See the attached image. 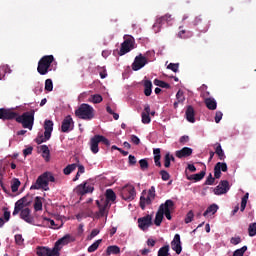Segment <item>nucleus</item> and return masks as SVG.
<instances>
[{
	"label": "nucleus",
	"mask_w": 256,
	"mask_h": 256,
	"mask_svg": "<svg viewBox=\"0 0 256 256\" xmlns=\"http://www.w3.org/2000/svg\"><path fill=\"white\" fill-rule=\"evenodd\" d=\"M49 183H55V176L51 172H44L36 179L35 183L31 185V190L42 189L43 191H49Z\"/></svg>",
	"instance_id": "f257e3e1"
},
{
	"label": "nucleus",
	"mask_w": 256,
	"mask_h": 256,
	"mask_svg": "<svg viewBox=\"0 0 256 256\" xmlns=\"http://www.w3.org/2000/svg\"><path fill=\"white\" fill-rule=\"evenodd\" d=\"M75 116L84 121H91L95 117V109L93 106L83 103L75 110Z\"/></svg>",
	"instance_id": "f03ea898"
},
{
	"label": "nucleus",
	"mask_w": 256,
	"mask_h": 256,
	"mask_svg": "<svg viewBox=\"0 0 256 256\" xmlns=\"http://www.w3.org/2000/svg\"><path fill=\"white\" fill-rule=\"evenodd\" d=\"M17 123H21L24 129H33V123H35V111L24 112L22 115L19 114L16 116Z\"/></svg>",
	"instance_id": "7ed1b4c3"
},
{
	"label": "nucleus",
	"mask_w": 256,
	"mask_h": 256,
	"mask_svg": "<svg viewBox=\"0 0 256 256\" xmlns=\"http://www.w3.org/2000/svg\"><path fill=\"white\" fill-rule=\"evenodd\" d=\"M55 61L53 55H45L38 61L37 72L39 75H47L51 71V65Z\"/></svg>",
	"instance_id": "20e7f679"
},
{
	"label": "nucleus",
	"mask_w": 256,
	"mask_h": 256,
	"mask_svg": "<svg viewBox=\"0 0 256 256\" xmlns=\"http://www.w3.org/2000/svg\"><path fill=\"white\" fill-rule=\"evenodd\" d=\"M155 187L152 186L147 193V190H143L142 194L140 196V208L142 209V211H145V207H147V205H151V203H153V201H155Z\"/></svg>",
	"instance_id": "39448f33"
},
{
	"label": "nucleus",
	"mask_w": 256,
	"mask_h": 256,
	"mask_svg": "<svg viewBox=\"0 0 256 256\" xmlns=\"http://www.w3.org/2000/svg\"><path fill=\"white\" fill-rule=\"evenodd\" d=\"M135 49V38L130 35L124 36V41L121 44L120 51L118 52L120 57H123V55H127L130 51H133Z\"/></svg>",
	"instance_id": "423d86ee"
},
{
	"label": "nucleus",
	"mask_w": 256,
	"mask_h": 256,
	"mask_svg": "<svg viewBox=\"0 0 256 256\" xmlns=\"http://www.w3.org/2000/svg\"><path fill=\"white\" fill-rule=\"evenodd\" d=\"M137 195L135 186L131 184L125 185L121 190V197L124 201H133Z\"/></svg>",
	"instance_id": "0eeeda50"
},
{
	"label": "nucleus",
	"mask_w": 256,
	"mask_h": 256,
	"mask_svg": "<svg viewBox=\"0 0 256 256\" xmlns=\"http://www.w3.org/2000/svg\"><path fill=\"white\" fill-rule=\"evenodd\" d=\"M192 23L194 27H197L200 33H207V31H209V20L203 18V16H197Z\"/></svg>",
	"instance_id": "6e6552de"
},
{
	"label": "nucleus",
	"mask_w": 256,
	"mask_h": 256,
	"mask_svg": "<svg viewBox=\"0 0 256 256\" xmlns=\"http://www.w3.org/2000/svg\"><path fill=\"white\" fill-rule=\"evenodd\" d=\"M160 207H163V217H166L168 221H171V213L175 211V202H173L171 199H168L164 203L160 204Z\"/></svg>",
	"instance_id": "1a4fd4ad"
},
{
	"label": "nucleus",
	"mask_w": 256,
	"mask_h": 256,
	"mask_svg": "<svg viewBox=\"0 0 256 256\" xmlns=\"http://www.w3.org/2000/svg\"><path fill=\"white\" fill-rule=\"evenodd\" d=\"M36 255H38V256H59V255H61V253H59V249L55 248V246L53 247V249L47 248V247H38L36 250Z\"/></svg>",
	"instance_id": "9d476101"
},
{
	"label": "nucleus",
	"mask_w": 256,
	"mask_h": 256,
	"mask_svg": "<svg viewBox=\"0 0 256 256\" xmlns=\"http://www.w3.org/2000/svg\"><path fill=\"white\" fill-rule=\"evenodd\" d=\"M75 129V122L73 121V117L71 115L66 116L61 125L62 133H69Z\"/></svg>",
	"instance_id": "9b49d317"
},
{
	"label": "nucleus",
	"mask_w": 256,
	"mask_h": 256,
	"mask_svg": "<svg viewBox=\"0 0 256 256\" xmlns=\"http://www.w3.org/2000/svg\"><path fill=\"white\" fill-rule=\"evenodd\" d=\"M17 115L18 113L11 109L0 108V119H2V121H11L13 119L17 121Z\"/></svg>",
	"instance_id": "f8f14e48"
},
{
	"label": "nucleus",
	"mask_w": 256,
	"mask_h": 256,
	"mask_svg": "<svg viewBox=\"0 0 256 256\" xmlns=\"http://www.w3.org/2000/svg\"><path fill=\"white\" fill-rule=\"evenodd\" d=\"M147 63V58L143 56V54H140L135 57L134 62L132 63V69L133 71H139L140 69H143Z\"/></svg>",
	"instance_id": "ddd939ff"
},
{
	"label": "nucleus",
	"mask_w": 256,
	"mask_h": 256,
	"mask_svg": "<svg viewBox=\"0 0 256 256\" xmlns=\"http://www.w3.org/2000/svg\"><path fill=\"white\" fill-rule=\"evenodd\" d=\"M153 225V217L151 215H146L138 219V226L142 229V231H147L149 227Z\"/></svg>",
	"instance_id": "4468645a"
},
{
	"label": "nucleus",
	"mask_w": 256,
	"mask_h": 256,
	"mask_svg": "<svg viewBox=\"0 0 256 256\" xmlns=\"http://www.w3.org/2000/svg\"><path fill=\"white\" fill-rule=\"evenodd\" d=\"M93 191H95V187H93V184H89V181L80 184L77 189L79 195H87V193H93Z\"/></svg>",
	"instance_id": "2eb2a0df"
},
{
	"label": "nucleus",
	"mask_w": 256,
	"mask_h": 256,
	"mask_svg": "<svg viewBox=\"0 0 256 256\" xmlns=\"http://www.w3.org/2000/svg\"><path fill=\"white\" fill-rule=\"evenodd\" d=\"M73 241H75V238L67 234L55 242L54 248L58 249V253H59V251H61V245H69V243H73Z\"/></svg>",
	"instance_id": "dca6fc26"
},
{
	"label": "nucleus",
	"mask_w": 256,
	"mask_h": 256,
	"mask_svg": "<svg viewBox=\"0 0 256 256\" xmlns=\"http://www.w3.org/2000/svg\"><path fill=\"white\" fill-rule=\"evenodd\" d=\"M172 250L175 251L177 255H181V251H183V247H181V235L175 234L172 242H171Z\"/></svg>",
	"instance_id": "f3484780"
},
{
	"label": "nucleus",
	"mask_w": 256,
	"mask_h": 256,
	"mask_svg": "<svg viewBox=\"0 0 256 256\" xmlns=\"http://www.w3.org/2000/svg\"><path fill=\"white\" fill-rule=\"evenodd\" d=\"M229 181L222 180L220 181L219 185L214 189L215 195H225L227 191H229Z\"/></svg>",
	"instance_id": "a211bd4d"
},
{
	"label": "nucleus",
	"mask_w": 256,
	"mask_h": 256,
	"mask_svg": "<svg viewBox=\"0 0 256 256\" xmlns=\"http://www.w3.org/2000/svg\"><path fill=\"white\" fill-rule=\"evenodd\" d=\"M227 163L225 162H218L216 163V165L214 166V177L215 179H221V171H223V173H227Z\"/></svg>",
	"instance_id": "6ab92c4d"
},
{
	"label": "nucleus",
	"mask_w": 256,
	"mask_h": 256,
	"mask_svg": "<svg viewBox=\"0 0 256 256\" xmlns=\"http://www.w3.org/2000/svg\"><path fill=\"white\" fill-rule=\"evenodd\" d=\"M20 219H23V221H25L26 223L33 225V216H31V209L24 208L20 212Z\"/></svg>",
	"instance_id": "aec40b11"
},
{
	"label": "nucleus",
	"mask_w": 256,
	"mask_h": 256,
	"mask_svg": "<svg viewBox=\"0 0 256 256\" xmlns=\"http://www.w3.org/2000/svg\"><path fill=\"white\" fill-rule=\"evenodd\" d=\"M26 201H27V197H23L15 203L14 211L12 213L14 217L15 215H19V213H21V211L25 209L24 207H25Z\"/></svg>",
	"instance_id": "412c9836"
},
{
	"label": "nucleus",
	"mask_w": 256,
	"mask_h": 256,
	"mask_svg": "<svg viewBox=\"0 0 256 256\" xmlns=\"http://www.w3.org/2000/svg\"><path fill=\"white\" fill-rule=\"evenodd\" d=\"M175 155L178 157V159H183V157H191V155H193V149L184 147L181 150H177Z\"/></svg>",
	"instance_id": "4be33fe9"
},
{
	"label": "nucleus",
	"mask_w": 256,
	"mask_h": 256,
	"mask_svg": "<svg viewBox=\"0 0 256 256\" xmlns=\"http://www.w3.org/2000/svg\"><path fill=\"white\" fill-rule=\"evenodd\" d=\"M99 143L100 141L97 135L90 139V151L94 153V155H97V153H99Z\"/></svg>",
	"instance_id": "5701e85b"
},
{
	"label": "nucleus",
	"mask_w": 256,
	"mask_h": 256,
	"mask_svg": "<svg viewBox=\"0 0 256 256\" xmlns=\"http://www.w3.org/2000/svg\"><path fill=\"white\" fill-rule=\"evenodd\" d=\"M44 134H46V139H51V134L53 133V121H44Z\"/></svg>",
	"instance_id": "b1692460"
},
{
	"label": "nucleus",
	"mask_w": 256,
	"mask_h": 256,
	"mask_svg": "<svg viewBox=\"0 0 256 256\" xmlns=\"http://www.w3.org/2000/svg\"><path fill=\"white\" fill-rule=\"evenodd\" d=\"M163 213V206H159L154 219V224L156 225V227H161V223H163L164 219Z\"/></svg>",
	"instance_id": "393cba45"
},
{
	"label": "nucleus",
	"mask_w": 256,
	"mask_h": 256,
	"mask_svg": "<svg viewBox=\"0 0 256 256\" xmlns=\"http://www.w3.org/2000/svg\"><path fill=\"white\" fill-rule=\"evenodd\" d=\"M40 151L42 152L43 159H45L46 163H49V161H51V151L49 150V146L41 145Z\"/></svg>",
	"instance_id": "a878e982"
},
{
	"label": "nucleus",
	"mask_w": 256,
	"mask_h": 256,
	"mask_svg": "<svg viewBox=\"0 0 256 256\" xmlns=\"http://www.w3.org/2000/svg\"><path fill=\"white\" fill-rule=\"evenodd\" d=\"M186 119L189 123H195V109L193 106H188L186 109Z\"/></svg>",
	"instance_id": "bb28decb"
},
{
	"label": "nucleus",
	"mask_w": 256,
	"mask_h": 256,
	"mask_svg": "<svg viewBox=\"0 0 256 256\" xmlns=\"http://www.w3.org/2000/svg\"><path fill=\"white\" fill-rule=\"evenodd\" d=\"M204 103L210 111H215V109H217V101L215 98H206L204 99Z\"/></svg>",
	"instance_id": "cd10ccee"
},
{
	"label": "nucleus",
	"mask_w": 256,
	"mask_h": 256,
	"mask_svg": "<svg viewBox=\"0 0 256 256\" xmlns=\"http://www.w3.org/2000/svg\"><path fill=\"white\" fill-rule=\"evenodd\" d=\"M153 83L150 80H146L144 82V95L146 97H151V93H153Z\"/></svg>",
	"instance_id": "c85d7f7f"
},
{
	"label": "nucleus",
	"mask_w": 256,
	"mask_h": 256,
	"mask_svg": "<svg viewBox=\"0 0 256 256\" xmlns=\"http://www.w3.org/2000/svg\"><path fill=\"white\" fill-rule=\"evenodd\" d=\"M154 153V163L156 167H161V149L156 148L153 150Z\"/></svg>",
	"instance_id": "c756f323"
},
{
	"label": "nucleus",
	"mask_w": 256,
	"mask_h": 256,
	"mask_svg": "<svg viewBox=\"0 0 256 256\" xmlns=\"http://www.w3.org/2000/svg\"><path fill=\"white\" fill-rule=\"evenodd\" d=\"M218 210L219 206L217 204H212L206 209V211L203 213V216L207 217V215H215Z\"/></svg>",
	"instance_id": "7c9ffc66"
},
{
	"label": "nucleus",
	"mask_w": 256,
	"mask_h": 256,
	"mask_svg": "<svg viewBox=\"0 0 256 256\" xmlns=\"http://www.w3.org/2000/svg\"><path fill=\"white\" fill-rule=\"evenodd\" d=\"M206 175L205 170H202L201 172L197 174H192L188 177L189 181H201Z\"/></svg>",
	"instance_id": "2f4dec72"
},
{
	"label": "nucleus",
	"mask_w": 256,
	"mask_h": 256,
	"mask_svg": "<svg viewBox=\"0 0 256 256\" xmlns=\"http://www.w3.org/2000/svg\"><path fill=\"white\" fill-rule=\"evenodd\" d=\"M4 214L3 217H0V227H3L5 225V221H9L11 219V212L7 208H3Z\"/></svg>",
	"instance_id": "473e14b6"
},
{
	"label": "nucleus",
	"mask_w": 256,
	"mask_h": 256,
	"mask_svg": "<svg viewBox=\"0 0 256 256\" xmlns=\"http://www.w3.org/2000/svg\"><path fill=\"white\" fill-rule=\"evenodd\" d=\"M107 255H119L121 253V248L119 246H108L106 249Z\"/></svg>",
	"instance_id": "72a5a7b5"
},
{
	"label": "nucleus",
	"mask_w": 256,
	"mask_h": 256,
	"mask_svg": "<svg viewBox=\"0 0 256 256\" xmlns=\"http://www.w3.org/2000/svg\"><path fill=\"white\" fill-rule=\"evenodd\" d=\"M216 148H215V153L216 155H218V158L220 159V161H224L225 160V152L223 151V148L221 147L220 143H216Z\"/></svg>",
	"instance_id": "f704fd0d"
},
{
	"label": "nucleus",
	"mask_w": 256,
	"mask_h": 256,
	"mask_svg": "<svg viewBox=\"0 0 256 256\" xmlns=\"http://www.w3.org/2000/svg\"><path fill=\"white\" fill-rule=\"evenodd\" d=\"M101 243H103L102 239L96 240L92 245L88 247V253H95V251L99 249Z\"/></svg>",
	"instance_id": "c9c22d12"
},
{
	"label": "nucleus",
	"mask_w": 256,
	"mask_h": 256,
	"mask_svg": "<svg viewBox=\"0 0 256 256\" xmlns=\"http://www.w3.org/2000/svg\"><path fill=\"white\" fill-rule=\"evenodd\" d=\"M19 187H21V181L18 178H13L11 183L12 193H17L19 191Z\"/></svg>",
	"instance_id": "e433bc0d"
},
{
	"label": "nucleus",
	"mask_w": 256,
	"mask_h": 256,
	"mask_svg": "<svg viewBox=\"0 0 256 256\" xmlns=\"http://www.w3.org/2000/svg\"><path fill=\"white\" fill-rule=\"evenodd\" d=\"M154 85H156V87H161L162 89H171V85L169 83L159 79L154 80Z\"/></svg>",
	"instance_id": "4c0bfd02"
},
{
	"label": "nucleus",
	"mask_w": 256,
	"mask_h": 256,
	"mask_svg": "<svg viewBox=\"0 0 256 256\" xmlns=\"http://www.w3.org/2000/svg\"><path fill=\"white\" fill-rule=\"evenodd\" d=\"M90 103L99 104L103 101V96L101 94H93L89 98Z\"/></svg>",
	"instance_id": "58836bf2"
},
{
	"label": "nucleus",
	"mask_w": 256,
	"mask_h": 256,
	"mask_svg": "<svg viewBox=\"0 0 256 256\" xmlns=\"http://www.w3.org/2000/svg\"><path fill=\"white\" fill-rule=\"evenodd\" d=\"M49 139L51 138H47L46 134L43 135L42 133H39L35 139V143H37V145H41V143H47Z\"/></svg>",
	"instance_id": "ea45409f"
},
{
	"label": "nucleus",
	"mask_w": 256,
	"mask_h": 256,
	"mask_svg": "<svg viewBox=\"0 0 256 256\" xmlns=\"http://www.w3.org/2000/svg\"><path fill=\"white\" fill-rule=\"evenodd\" d=\"M98 207H99V212H98V217H105V213L107 211V206L109 205L108 203H105L104 205L99 204V201H96Z\"/></svg>",
	"instance_id": "a19ab883"
},
{
	"label": "nucleus",
	"mask_w": 256,
	"mask_h": 256,
	"mask_svg": "<svg viewBox=\"0 0 256 256\" xmlns=\"http://www.w3.org/2000/svg\"><path fill=\"white\" fill-rule=\"evenodd\" d=\"M34 210L35 211H43V202L41 201V197L37 196L34 201Z\"/></svg>",
	"instance_id": "79ce46f5"
},
{
	"label": "nucleus",
	"mask_w": 256,
	"mask_h": 256,
	"mask_svg": "<svg viewBox=\"0 0 256 256\" xmlns=\"http://www.w3.org/2000/svg\"><path fill=\"white\" fill-rule=\"evenodd\" d=\"M115 199H117V195L115 194L113 189H107L106 190V200L113 202V201H115Z\"/></svg>",
	"instance_id": "37998d69"
},
{
	"label": "nucleus",
	"mask_w": 256,
	"mask_h": 256,
	"mask_svg": "<svg viewBox=\"0 0 256 256\" xmlns=\"http://www.w3.org/2000/svg\"><path fill=\"white\" fill-rule=\"evenodd\" d=\"M75 169H77V164H69L67 167L64 168L63 173L64 175H71V173H73Z\"/></svg>",
	"instance_id": "c03bdc74"
},
{
	"label": "nucleus",
	"mask_w": 256,
	"mask_h": 256,
	"mask_svg": "<svg viewBox=\"0 0 256 256\" xmlns=\"http://www.w3.org/2000/svg\"><path fill=\"white\" fill-rule=\"evenodd\" d=\"M247 201H249V193H246L241 199L240 211L243 213L245 207H247Z\"/></svg>",
	"instance_id": "a18cd8bd"
},
{
	"label": "nucleus",
	"mask_w": 256,
	"mask_h": 256,
	"mask_svg": "<svg viewBox=\"0 0 256 256\" xmlns=\"http://www.w3.org/2000/svg\"><path fill=\"white\" fill-rule=\"evenodd\" d=\"M163 23H167V20H165V16L157 18L155 24L153 25V28L155 29L158 27V29H160Z\"/></svg>",
	"instance_id": "49530a36"
},
{
	"label": "nucleus",
	"mask_w": 256,
	"mask_h": 256,
	"mask_svg": "<svg viewBox=\"0 0 256 256\" xmlns=\"http://www.w3.org/2000/svg\"><path fill=\"white\" fill-rule=\"evenodd\" d=\"M158 256H169V245H165L158 250Z\"/></svg>",
	"instance_id": "de8ad7c7"
},
{
	"label": "nucleus",
	"mask_w": 256,
	"mask_h": 256,
	"mask_svg": "<svg viewBox=\"0 0 256 256\" xmlns=\"http://www.w3.org/2000/svg\"><path fill=\"white\" fill-rule=\"evenodd\" d=\"M249 237H255L256 235V222L251 223L248 227Z\"/></svg>",
	"instance_id": "09e8293b"
},
{
	"label": "nucleus",
	"mask_w": 256,
	"mask_h": 256,
	"mask_svg": "<svg viewBox=\"0 0 256 256\" xmlns=\"http://www.w3.org/2000/svg\"><path fill=\"white\" fill-rule=\"evenodd\" d=\"M139 165L142 171H147V169H149V162L147 161V159L139 160Z\"/></svg>",
	"instance_id": "8fccbe9b"
},
{
	"label": "nucleus",
	"mask_w": 256,
	"mask_h": 256,
	"mask_svg": "<svg viewBox=\"0 0 256 256\" xmlns=\"http://www.w3.org/2000/svg\"><path fill=\"white\" fill-rule=\"evenodd\" d=\"M160 175L162 181H169V179H171V175L169 174V172H167V170H161Z\"/></svg>",
	"instance_id": "3c124183"
},
{
	"label": "nucleus",
	"mask_w": 256,
	"mask_h": 256,
	"mask_svg": "<svg viewBox=\"0 0 256 256\" xmlns=\"http://www.w3.org/2000/svg\"><path fill=\"white\" fill-rule=\"evenodd\" d=\"M45 91H53V80L51 79H46L45 81Z\"/></svg>",
	"instance_id": "603ef678"
},
{
	"label": "nucleus",
	"mask_w": 256,
	"mask_h": 256,
	"mask_svg": "<svg viewBox=\"0 0 256 256\" xmlns=\"http://www.w3.org/2000/svg\"><path fill=\"white\" fill-rule=\"evenodd\" d=\"M98 136V141H100V143H103V145H106V147H109V145H111V142H109V139H107L105 136L103 135H97Z\"/></svg>",
	"instance_id": "864d4df0"
},
{
	"label": "nucleus",
	"mask_w": 256,
	"mask_h": 256,
	"mask_svg": "<svg viewBox=\"0 0 256 256\" xmlns=\"http://www.w3.org/2000/svg\"><path fill=\"white\" fill-rule=\"evenodd\" d=\"M245 251H247V246H243L240 249H237L234 253L233 256H243L245 255Z\"/></svg>",
	"instance_id": "5fc2aeb1"
},
{
	"label": "nucleus",
	"mask_w": 256,
	"mask_h": 256,
	"mask_svg": "<svg viewBox=\"0 0 256 256\" xmlns=\"http://www.w3.org/2000/svg\"><path fill=\"white\" fill-rule=\"evenodd\" d=\"M142 123L144 125H148V123H151V116H149V114H145L142 112Z\"/></svg>",
	"instance_id": "6e6d98bb"
},
{
	"label": "nucleus",
	"mask_w": 256,
	"mask_h": 256,
	"mask_svg": "<svg viewBox=\"0 0 256 256\" xmlns=\"http://www.w3.org/2000/svg\"><path fill=\"white\" fill-rule=\"evenodd\" d=\"M193 217H195V214L193 213V210H190V211L187 213V215H186L185 223H186V224L191 223V221H193Z\"/></svg>",
	"instance_id": "4d7b16f0"
},
{
	"label": "nucleus",
	"mask_w": 256,
	"mask_h": 256,
	"mask_svg": "<svg viewBox=\"0 0 256 256\" xmlns=\"http://www.w3.org/2000/svg\"><path fill=\"white\" fill-rule=\"evenodd\" d=\"M164 167L166 169H169V167H171V160L169 158V152L165 154L164 156Z\"/></svg>",
	"instance_id": "13d9d810"
},
{
	"label": "nucleus",
	"mask_w": 256,
	"mask_h": 256,
	"mask_svg": "<svg viewBox=\"0 0 256 256\" xmlns=\"http://www.w3.org/2000/svg\"><path fill=\"white\" fill-rule=\"evenodd\" d=\"M25 239H23V235L21 234H16L15 235V243L16 245H23Z\"/></svg>",
	"instance_id": "bf43d9fd"
},
{
	"label": "nucleus",
	"mask_w": 256,
	"mask_h": 256,
	"mask_svg": "<svg viewBox=\"0 0 256 256\" xmlns=\"http://www.w3.org/2000/svg\"><path fill=\"white\" fill-rule=\"evenodd\" d=\"M167 69H170V70L173 71L174 73H177V71H179V64L170 63V64L167 66Z\"/></svg>",
	"instance_id": "052dcab7"
},
{
	"label": "nucleus",
	"mask_w": 256,
	"mask_h": 256,
	"mask_svg": "<svg viewBox=\"0 0 256 256\" xmlns=\"http://www.w3.org/2000/svg\"><path fill=\"white\" fill-rule=\"evenodd\" d=\"M176 99L178 103H183V101H185V96L183 95V92L181 90L177 92Z\"/></svg>",
	"instance_id": "680f3d73"
},
{
	"label": "nucleus",
	"mask_w": 256,
	"mask_h": 256,
	"mask_svg": "<svg viewBox=\"0 0 256 256\" xmlns=\"http://www.w3.org/2000/svg\"><path fill=\"white\" fill-rule=\"evenodd\" d=\"M98 233H100L99 229H93L91 231V234L87 237L88 241H91V239H94V237H97Z\"/></svg>",
	"instance_id": "e2e57ef3"
},
{
	"label": "nucleus",
	"mask_w": 256,
	"mask_h": 256,
	"mask_svg": "<svg viewBox=\"0 0 256 256\" xmlns=\"http://www.w3.org/2000/svg\"><path fill=\"white\" fill-rule=\"evenodd\" d=\"M44 221H48L50 223L51 229H57V224H55V220H52L51 218L44 217Z\"/></svg>",
	"instance_id": "0e129e2a"
},
{
	"label": "nucleus",
	"mask_w": 256,
	"mask_h": 256,
	"mask_svg": "<svg viewBox=\"0 0 256 256\" xmlns=\"http://www.w3.org/2000/svg\"><path fill=\"white\" fill-rule=\"evenodd\" d=\"M214 119L215 123H220L221 120L223 119V112L217 111Z\"/></svg>",
	"instance_id": "69168bd1"
},
{
	"label": "nucleus",
	"mask_w": 256,
	"mask_h": 256,
	"mask_svg": "<svg viewBox=\"0 0 256 256\" xmlns=\"http://www.w3.org/2000/svg\"><path fill=\"white\" fill-rule=\"evenodd\" d=\"M215 183V178H213V174H209L205 181V185H213Z\"/></svg>",
	"instance_id": "338daca9"
},
{
	"label": "nucleus",
	"mask_w": 256,
	"mask_h": 256,
	"mask_svg": "<svg viewBox=\"0 0 256 256\" xmlns=\"http://www.w3.org/2000/svg\"><path fill=\"white\" fill-rule=\"evenodd\" d=\"M230 243L232 245H239V243H241V237L237 236V237H232L230 240Z\"/></svg>",
	"instance_id": "774afa93"
}]
</instances>
